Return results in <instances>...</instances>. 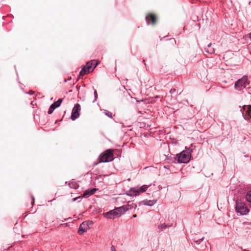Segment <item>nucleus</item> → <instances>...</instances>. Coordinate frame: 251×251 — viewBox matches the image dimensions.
Wrapping results in <instances>:
<instances>
[{
	"label": "nucleus",
	"mask_w": 251,
	"mask_h": 251,
	"mask_svg": "<svg viewBox=\"0 0 251 251\" xmlns=\"http://www.w3.org/2000/svg\"><path fill=\"white\" fill-rule=\"evenodd\" d=\"M249 251V250H244L243 251Z\"/></svg>",
	"instance_id": "obj_30"
},
{
	"label": "nucleus",
	"mask_w": 251,
	"mask_h": 251,
	"mask_svg": "<svg viewBox=\"0 0 251 251\" xmlns=\"http://www.w3.org/2000/svg\"><path fill=\"white\" fill-rule=\"evenodd\" d=\"M213 45L211 43L209 44L207 47L205 48V51L208 53L213 54L215 52V49L212 47Z\"/></svg>",
	"instance_id": "obj_13"
},
{
	"label": "nucleus",
	"mask_w": 251,
	"mask_h": 251,
	"mask_svg": "<svg viewBox=\"0 0 251 251\" xmlns=\"http://www.w3.org/2000/svg\"><path fill=\"white\" fill-rule=\"evenodd\" d=\"M129 208H126L125 205L116 208V211H117L118 212L117 215H121V214H123L125 213L126 211L129 210Z\"/></svg>",
	"instance_id": "obj_12"
},
{
	"label": "nucleus",
	"mask_w": 251,
	"mask_h": 251,
	"mask_svg": "<svg viewBox=\"0 0 251 251\" xmlns=\"http://www.w3.org/2000/svg\"><path fill=\"white\" fill-rule=\"evenodd\" d=\"M98 65V63L95 60L88 61L80 71L79 75H84L92 72Z\"/></svg>",
	"instance_id": "obj_2"
},
{
	"label": "nucleus",
	"mask_w": 251,
	"mask_h": 251,
	"mask_svg": "<svg viewBox=\"0 0 251 251\" xmlns=\"http://www.w3.org/2000/svg\"><path fill=\"white\" fill-rule=\"evenodd\" d=\"M100 159L101 162H108L114 159L113 152L112 150H108L100 156Z\"/></svg>",
	"instance_id": "obj_5"
},
{
	"label": "nucleus",
	"mask_w": 251,
	"mask_h": 251,
	"mask_svg": "<svg viewBox=\"0 0 251 251\" xmlns=\"http://www.w3.org/2000/svg\"><path fill=\"white\" fill-rule=\"evenodd\" d=\"M235 210L237 213L242 215H246L249 212V209L246 206L245 204L239 200L236 201Z\"/></svg>",
	"instance_id": "obj_3"
},
{
	"label": "nucleus",
	"mask_w": 251,
	"mask_h": 251,
	"mask_svg": "<svg viewBox=\"0 0 251 251\" xmlns=\"http://www.w3.org/2000/svg\"><path fill=\"white\" fill-rule=\"evenodd\" d=\"M247 84L248 77L246 76H244L242 78L236 81L234 87L236 90L241 91L246 87Z\"/></svg>",
	"instance_id": "obj_6"
},
{
	"label": "nucleus",
	"mask_w": 251,
	"mask_h": 251,
	"mask_svg": "<svg viewBox=\"0 0 251 251\" xmlns=\"http://www.w3.org/2000/svg\"><path fill=\"white\" fill-rule=\"evenodd\" d=\"M149 188V186L144 185L143 186L138 187H133L130 188L126 193V194L129 196H136L140 193L145 192Z\"/></svg>",
	"instance_id": "obj_4"
},
{
	"label": "nucleus",
	"mask_w": 251,
	"mask_h": 251,
	"mask_svg": "<svg viewBox=\"0 0 251 251\" xmlns=\"http://www.w3.org/2000/svg\"><path fill=\"white\" fill-rule=\"evenodd\" d=\"M94 96H95V99L96 100V99L98 97V95H97V92L96 90H95V91H94Z\"/></svg>",
	"instance_id": "obj_25"
},
{
	"label": "nucleus",
	"mask_w": 251,
	"mask_h": 251,
	"mask_svg": "<svg viewBox=\"0 0 251 251\" xmlns=\"http://www.w3.org/2000/svg\"><path fill=\"white\" fill-rule=\"evenodd\" d=\"M80 106L79 104L77 103L75 105V107L73 109L71 119L73 121L75 120L79 116V112L80 111Z\"/></svg>",
	"instance_id": "obj_8"
},
{
	"label": "nucleus",
	"mask_w": 251,
	"mask_h": 251,
	"mask_svg": "<svg viewBox=\"0 0 251 251\" xmlns=\"http://www.w3.org/2000/svg\"><path fill=\"white\" fill-rule=\"evenodd\" d=\"M93 224L92 221H86L81 223L78 230V233L82 235L90 228V226Z\"/></svg>",
	"instance_id": "obj_7"
},
{
	"label": "nucleus",
	"mask_w": 251,
	"mask_h": 251,
	"mask_svg": "<svg viewBox=\"0 0 251 251\" xmlns=\"http://www.w3.org/2000/svg\"><path fill=\"white\" fill-rule=\"evenodd\" d=\"M156 200H146L143 201V203L145 205L151 206L156 203Z\"/></svg>",
	"instance_id": "obj_15"
},
{
	"label": "nucleus",
	"mask_w": 251,
	"mask_h": 251,
	"mask_svg": "<svg viewBox=\"0 0 251 251\" xmlns=\"http://www.w3.org/2000/svg\"><path fill=\"white\" fill-rule=\"evenodd\" d=\"M171 226H172V225L162 224H160V225H158V228L162 230L166 227H170Z\"/></svg>",
	"instance_id": "obj_18"
},
{
	"label": "nucleus",
	"mask_w": 251,
	"mask_h": 251,
	"mask_svg": "<svg viewBox=\"0 0 251 251\" xmlns=\"http://www.w3.org/2000/svg\"><path fill=\"white\" fill-rule=\"evenodd\" d=\"M244 110H247L246 112L248 113L249 116L251 119V105H245L243 107Z\"/></svg>",
	"instance_id": "obj_16"
},
{
	"label": "nucleus",
	"mask_w": 251,
	"mask_h": 251,
	"mask_svg": "<svg viewBox=\"0 0 251 251\" xmlns=\"http://www.w3.org/2000/svg\"><path fill=\"white\" fill-rule=\"evenodd\" d=\"M246 199L249 202L251 203V191L248 192L246 196Z\"/></svg>",
	"instance_id": "obj_19"
},
{
	"label": "nucleus",
	"mask_w": 251,
	"mask_h": 251,
	"mask_svg": "<svg viewBox=\"0 0 251 251\" xmlns=\"http://www.w3.org/2000/svg\"><path fill=\"white\" fill-rule=\"evenodd\" d=\"M120 124L121 125V126L122 127H125L126 126L124 125V124L123 123H120Z\"/></svg>",
	"instance_id": "obj_28"
},
{
	"label": "nucleus",
	"mask_w": 251,
	"mask_h": 251,
	"mask_svg": "<svg viewBox=\"0 0 251 251\" xmlns=\"http://www.w3.org/2000/svg\"><path fill=\"white\" fill-rule=\"evenodd\" d=\"M248 37H249V38L251 39V33H249V34H248Z\"/></svg>",
	"instance_id": "obj_27"
},
{
	"label": "nucleus",
	"mask_w": 251,
	"mask_h": 251,
	"mask_svg": "<svg viewBox=\"0 0 251 251\" xmlns=\"http://www.w3.org/2000/svg\"><path fill=\"white\" fill-rule=\"evenodd\" d=\"M146 19L148 24H152V25H154L156 20L155 16L151 14L148 15L146 16Z\"/></svg>",
	"instance_id": "obj_11"
},
{
	"label": "nucleus",
	"mask_w": 251,
	"mask_h": 251,
	"mask_svg": "<svg viewBox=\"0 0 251 251\" xmlns=\"http://www.w3.org/2000/svg\"><path fill=\"white\" fill-rule=\"evenodd\" d=\"M62 99H59L57 101L54 102L53 103L51 104L50 108H53V109H55V108L58 107L60 105L61 103H62Z\"/></svg>",
	"instance_id": "obj_14"
},
{
	"label": "nucleus",
	"mask_w": 251,
	"mask_h": 251,
	"mask_svg": "<svg viewBox=\"0 0 251 251\" xmlns=\"http://www.w3.org/2000/svg\"><path fill=\"white\" fill-rule=\"evenodd\" d=\"M176 92V89H175V88H173V89H171L170 90V93L171 94H174L175 92Z\"/></svg>",
	"instance_id": "obj_23"
},
{
	"label": "nucleus",
	"mask_w": 251,
	"mask_h": 251,
	"mask_svg": "<svg viewBox=\"0 0 251 251\" xmlns=\"http://www.w3.org/2000/svg\"><path fill=\"white\" fill-rule=\"evenodd\" d=\"M192 150L190 148H186V150L180 152L178 156V162L180 163H188L191 157Z\"/></svg>",
	"instance_id": "obj_1"
},
{
	"label": "nucleus",
	"mask_w": 251,
	"mask_h": 251,
	"mask_svg": "<svg viewBox=\"0 0 251 251\" xmlns=\"http://www.w3.org/2000/svg\"><path fill=\"white\" fill-rule=\"evenodd\" d=\"M111 251H116V249H115V248L114 246H112L111 247Z\"/></svg>",
	"instance_id": "obj_24"
},
{
	"label": "nucleus",
	"mask_w": 251,
	"mask_h": 251,
	"mask_svg": "<svg viewBox=\"0 0 251 251\" xmlns=\"http://www.w3.org/2000/svg\"><path fill=\"white\" fill-rule=\"evenodd\" d=\"M136 217H137V215L136 214H134L133 215V217H134V218H136Z\"/></svg>",
	"instance_id": "obj_29"
},
{
	"label": "nucleus",
	"mask_w": 251,
	"mask_h": 251,
	"mask_svg": "<svg viewBox=\"0 0 251 251\" xmlns=\"http://www.w3.org/2000/svg\"><path fill=\"white\" fill-rule=\"evenodd\" d=\"M117 212H118L116 211V208H115L114 210L104 213V216L108 219H114L115 217L118 216Z\"/></svg>",
	"instance_id": "obj_10"
},
{
	"label": "nucleus",
	"mask_w": 251,
	"mask_h": 251,
	"mask_svg": "<svg viewBox=\"0 0 251 251\" xmlns=\"http://www.w3.org/2000/svg\"><path fill=\"white\" fill-rule=\"evenodd\" d=\"M54 110V109H53V108H51L50 107L49 109V110H48V114H51L53 112Z\"/></svg>",
	"instance_id": "obj_22"
},
{
	"label": "nucleus",
	"mask_w": 251,
	"mask_h": 251,
	"mask_svg": "<svg viewBox=\"0 0 251 251\" xmlns=\"http://www.w3.org/2000/svg\"><path fill=\"white\" fill-rule=\"evenodd\" d=\"M204 237H202L201 238H200L199 239H195L194 240V241L197 244H200L203 240Z\"/></svg>",
	"instance_id": "obj_20"
},
{
	"label": "nucleus",
	"mask_w": 251,
	"mask_h": 251,
	"mask_svg": "<svg viewBox=\"0 0 251 251\" xmlns=\"http://www.w3.org/2000/svg\"><path fill=\"white\" fill-rule=\"evenodd\" d=\"M31 198H32V202H31V203H32V205H33V203H34V197L32 196H31Z\"/></svg>",
	"instance_id": "obj_26"
},
{
	"label": "nucleus",
	"mask_w": 251,
	"mask_h": 251,
	"mask_svg": "<svg viewBox=\"0 0 251 251\" xmlns=\"http://www.w3.org/2000/svg\"><path fill=\"white\" fill-rule=\"evenodd\" d=\"M105 115L109 118H112V113L106 110L105 111Z\"/></svg>",
	"instance_id": "obj_21"
},
{
	"label": "nucleus",
	"mask_w": 251,
	"mask_h": 251,
	"mask_svg": "<svg viewBox=\"0 0 251 251\" xmlns=\"http://www.w3.org/2000/svg\"><path fill=\"white\" fill-rule=\"evenodd\" d=\"M125 206H126V208H129V210H130L132 208H135L136 205L134 204L132 201H129L128 202V204L125 205Z\"/></svg>",
	"instance_id": "obj_17"
},
{
	"label": "nucleus",
	"mask_w": 251,
	"mask_h": 251,
	"mask_svg": "<svg viewBox=\"0 0 251 251\" xmlns=\"http://www.w3.org/2000/svg\"><path fill=\"white\" fill-rule=\"evenodd\" d=\"M97 190V189L96 188L88 189L84 192V193H83V195L81 196V197L88 198L90 196L94 194ZM80 198H81V197L75 198L73 199V201H75L77 199H79Z\"/></svg>",
	"instance_id": "obj_9"
}]
</instances>
